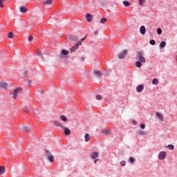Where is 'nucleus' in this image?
Instances as JSON below:
<instances>
[{
	"label": "nucleus",
	"mask_w": 177,
	"mask_h": 177,
	"mask_svg": "<svg viewBox=\"0 0 177 177\" xmlns=\"http://www.w3.org/2000/svg\"><path fill=\"white\" fill-rule=\"evenodd\" d=\"M75 41H78V38H75Z\"/></svg>",
	"instance_id": "de8ad7c7"
},
{
	"label": "nucleus",
	"mask_w": 177,
	"mask_h": 177,
	"mask_svg": "<svg viewBox=\"0 0 177 177\" xmlns=\"http://www.w3.org/2000/svg\"><path fill=\"white\" fill-rule=\"evenodd\" d=\"M157 32H158V35H161V34H162V30H161V28H158L157 29Z\"/></svg>",
	"instance_id": "c756f323"
},
{
	"label": "nucleus",
	"mask_w": 177,
	"mask_h": 177,
	"mask_svg": "<svg viewBox=\"0 0 177 177\" xmlns=\"http://www.w3.org/2000/svg\"><path fill=\"white\" fill-rule=\"evenodd\" d=\"M80 60H82V62H84V61H85V57H82L80 58Z\"/></svg>",
	"instance_id": "37998d69"
},
{
	"label": "nucleus",
	"mask_w": 177,
	"mask_h": 177,
	"mask_svg": "<svg viewBox=\"0 0 177 177\" xmlns=\"http://www.w3.org/2000/svg\"><path fill=\"white\" fill-rule=\"evenodd\" d=\"M143 89H145V86H143V84L139 85L136 88L137 92H142Z\"/></svg>",
	"instance_id": "ddd939ff"
},
{
	"label": "nucleus",
	"mask_w": 177,
	"mask_h": 177,
	"mask_svg": "<svg viewBox=\"0 0 177 177\" xmlns=\"http://www.w3.org/2000/svg\"><path fill=\"white\" fill-rule=\"evenodd\" d=\"M6 168L4 166L0 167V175H3V174H5Z\"/></svg>",
	"instance_id": "f3484780"
},
{
	"label": "nucleus",
	"mask_w": 177,
	"mask_h": 177,
	"mask_svg": "<svg viewBox=\"0 0 177 177\" xmlns=\"http://www.w3.org/2000/svg\"><path fill=\"white\" fill-rule=\"evenodd\" d=\"M153 85H158V79H153L152 81Z\"/></svg>",
	"instance_id": "cd10ccee"
},
{
	"label": "nucleus",
	"mask_w": 177,
	"mask_h": 177,
	"mask_svg": "<svg viewBox=\"0 0 177 177\" xmlns=\"http://www.w3.org/2000/svg\"><path fill=\"white\" fill-rule=\"evenodd\" d=\"M52 2H53V0H45L44 1V3L46 5H50L52 3Z\"/></svg>",
	"instance_id": "393cba45"
},
{
	"label": "nucleus",
	"mask_w": 177,
	"mask_h": 177,
	"mask_svg": "<svg viewBox=\"0 0 177 177\" xmlns=\"http://www.w3.org/2000/svg\"><path fill=\"white\" fill-rule=\"evenodd\" d=\"M120 164L123 167H125V165H127V162L125 160H122V161L120 162Z\"/></svg>",
	"instance_id": "f704fd0d"
},
{
	"label": "nucleus",
	"mask_w": 177,
	"mask_h": 177,
	"mask_svg": "<svg viewBox=\"0 0 177 177\" xmlns=\"http://www.w3.org/2000/svg\"><path fill=\"white\" fill-rule=\"evenodd\" d=\"M62 129H63L65 135L68 136L70 133H71V131L70 129L66 127L65 126H62Z\"/></svg>",
	"instance_id": "0eeeda50"
},
{
	"label": "nucleus",
	"mask_w": 177,
	"mask_h": 177,
	"mask_svg": "<svg viewBox=\"0 0 177 177\" xmlns=\"http://www.w3.org/2000/svg\"><path fill=\"white\" fill-rule=\"evenodd\" d=\"M128 55V50H124L123 52L119 54V59H124Z\"/></svg>",
	"instance_id": "6e6552de"
},
{
	"label": "nucleus",
	"mask_w": 177,
	"mask_h": 177,
	"mask_svg": "<svg viewBox=\"0 0 177 177\" xmlns=\"http://www.w3.org/2000/svg\"><path fill=\"white\" fill-rule=\"evenodd\" d=\"M166 46H167V43L165 41H162L160 44V48H165Z\"/></svg>",
	"instance_id": "4be33fe9"
},
{
	"label": "nucleus",
	"mask_w": 177,
	"mask_h": 177,
	"mask_svg": "<svg viewBox=\"0 0 177 177\" xmlns=\"http://www.w3.org/2000/svg\"><path fill=\"white\" fill-rule=\"evenodd\" d=\"M22 91L23 88H21V87L15 88L12 93L13 99H17V95H19V93H20Z\"/></svg>",
	"instance_id": "f03ea898"
},
{
	"label": "nucleus",
	"mask_w": 177,
	"mask_h": 177,
	"mask_svg": "<svg viewBox=\"0 0 177 177\" xmlns=\"http://www.w3.org/2000/svg\"><path fill=\"white\" fill-rule=\"evenodd\" d=\"M97 161H99V159H96L94 160V163L96 164V162H97Z\"/></svg>",
	"instance_id": "a18cd8bd"
},
{
	"label": "nucleus",
	"mask_w": 177,
	"mask_h": 177,
	"mask_svg": "<svg viewBox=\"0 0 177 177\" xmlns=\"http://www.w3.org/2000/svg\"><path fill=\"white\" fill-rule=\"evenodd\" d=\"M3 3L2 2V0H0V8H3Z\"/></svg>",
	"instance_id": "58836bf2"
},
{
	"label": "nucleus",
	"mask_w": 177,
	"mask_h": 177,
	"mask_svg": "<svg viewBox=\"0 0 177 177\" xmlns=\"http://www.w3.org/2000/svg\"><path fill=\"white\" fill-rule=\"evenodd\" d=\"M46 153L48 160H50V162H53L55 161V156H52L49 151H46Z\"/></svg>",
	"instance_id": "20e7f679"
},
{
	"label": "nucleus",
	"mask_w": 177,
	"mask_h": 177,
	"mask_svg": "<svg viewBox=\"0 0 177 177\" xmlns=\"http://www.w3.org/2000/svg\"><path fill=\"white\" fill-rule=\"evenodd\" d=\"M156 116L160 121H164V115L160 112L156 113Z\"/></svg>",
	"instance_id": "9b49d317"
},
{
	"label": "nucleus",
	"mask_w": 177,
	"mask_h": 177,
	"mask_svg": "<svg viewBox=\"0 0 177 177\" xmlns=\"http://www.w3.org/2000/svg\"><path fill=\"white\" fill-rule=\"evenodd\" d=\"M85 142H89L91 140V135L89 133H86L84 136Z\"/></svg>",
	"instance_id": "dca6fc26"
},
{
	"label": "nucleus",
	"mask_w": 177,
	"mask_h": 177,
	"mask_svg": "<svg viewBox=\"0 0 177 177\" xmlns=\"http://www.w3.org/2000/svg\"><path fill=\"white\" fill-rule=\"evenodd\" d=\"M85 40V37L82 38L79 42H80V45H81V42H84V41Z\"/></svg>",
	"instance_id": "a19ab883"
},
{
	"label": "nucleus",
	"mask_w": 177,
	"mask_h": 177,
	"mask_svg": "<svg viewBox=\"0 0 177 177\" xmlns=\"http://www.w3.org/2000/svg\"><path fill=\"white\" fill-rule=\"evenodd\" d=\"M123 5H124V6L129 7V6H131V3H129V1L125 0L123 1Z\"/></svg>",
	"instance_id": "6ab92c4d"
},
{
	"label": "nucleus",
	"mask_w": 177,
	"mask_h": 177,
	"mask_svg": "<svg viewBox=\"0 0 177 177\" xmlns=\"http://www.w3.org/2000/svg\"><path fill=\"white\" fill-rule=\"evenodd\" d=\"M142 63H146V58L143 56L142 52L138 53V61L136 62V67H142Z\"/></svg>",
	"instance_id": "f257e3e1"
},
{
	"label": "nucleus",
	"mask_w": 177,
	"mask_h": 177,
	"mask_svg": "<svg viewBox=\"0 0 177 177\" xmlns=\"http://www.w3.org/2000/svg\"><path fill=\"white\" fill-rule=\"evenodd\" d=\"M140 128L141 129H145V128H146V125L144 123H142L140 124Z\"/></svg>",
	"instance_id": "c9c22d12"
},
{
	"label": "nucleus",
	"mask_w": 177,
	"mask_h": 177,
	"mask_svg": "<svg viewBox=\"0 0 177 177\" xmlns=\"http://www.w3.org/2000/svg\"><path fill=\"white\" fill-rule=\"evenodd\" d=\"M102 133L104 135H110V131H109V130L103 129L102 130Z\"/></svg>",
	"instance_id": "b1692460"
},
{
	"label": "nucleus",
	"mask_w": 177,
	"mask_h": 177,
	"mask_svg": "<svg viewBox=\"0 0 177 177\" xmlns=\"http://www.w3.org/2000/svg\"><path fill=\"white\" fill-rule=\"evenodd\" d=\"M21 129L23 131H26L28 132V131H30V127H28V126H23L21 127Z\"/></svg>",
	"instance_id": "aec40b11"
},
{
	"label": "nucleus",
	"mask_w": 177,
	"mask_h": 177,
	"mask_svg": "<svg viewBox=\"0 0 177 177\" xmlns=\"http://www.w3.org/2000/svg\"><path fill=\"white\" fill-rule=\"evenodd\" d=\"M61 120H62V121H64L65 122H67V121H68V119H67V118L64 115H61Z\"/></svg>",
	"instance_id": "5701e85b"
},
{
	"label": "nucleus",
	"mask_w": 177,
	"mask_h": 177,
	"mask_svg": "<svg viewBox=\"0 0 177 177\" xmlns=\"http://www.w3.org/2000/svg\"><path fill=\"white\" fill-rule=\"evenodd\" d=\"M95 99H96L97 100H102V95H97L95 96Z\"/></svg>",
	"instance_id": "2f4dec72"
},
{
	"label": "nucleus",
	"mask_w": 177,
	"mask_h": 177,
	"mask_svg": "<svg viewBox=\"0 0 177 177\" xmlns=\"http://www.w3.org/2000/svg\"><path fill=\"white\" fill-rule=\"evenodd\" d=\"M167 147L169 150H174V149H175V147L172 145H169L167 146Z\"/></svg>",
	"instance_id": "c85d7f7f"
},
{
	"label": "nucleus",
	"mask_w": 177,
	"mask_h": 177,
	"mask_svg": "<svg viewBox=\"0 0 177 177\" xmlns=\"http://www.w3.org/2000/svg\"><path fill=\"white\" fill-rule=\"evenodd\" d=\"M94 34H95V35H97V34H99V31L95 30V31L94 32Z\"/></svg>",
	"instance_id": "c03bdc74"
},
{
	"label": "nucleus",
	"mask_w": 177,
	"mask_h": 177,
	"mask_svg": "<svg viewBox=\"0 0 177 177\" xmlns=\"http://www.w3.org/2000/svg\"><path fill=\"white\" fill-rule=\"evenodd\" d=\"M0 88H2L3 89H8V88H9V84H8L6 82H1Z\"/></svg>",
	"instance_id": "1a4fd4ad"
},
{
	"label": "nucleus",
	"mask_w": 177,
	"mask_h": 177,
	"mask_svg": "<svg viewBox=\"0 0 177 177\" xmlns=\"http://www.w3.org/2000/svg\"><path fill=\"white\" fill-rule=\"evenodd\" d=\"M97 157H99V152L97 151L93 152V153L91 154V158L93 160H95V158H97Z\"/></svg>",
	"instance_id": "f8f14e48"
},
{
	"label": "nucleus",
	"mask_w": 177,
	"mask_h": 177,
	"mask_svg": "<svg viewBox=\"0 0 177 177\" xmlns=\"http://www.w3.org/2000/svg\"><path fill=\"white\" fill-rule=\"evenodd\" d=\"M70 53V51L67 50H62L61 53L59 54V57L61 59H63L64 57H67V56H68Z\"/></svg>",
	"instance_id": "7ed1b4c3"
},
{
	"label": "nucleus",
	"mask_w": 177,
	"mask_h": 177,
	"mask_svg": "<svg viewBox=\"0 0 177 177\" xmlns=\"http://www.w3.org/2000/svg\"><path fill=\"white\" fill-rule=\"evenodd\" d=\"M86 19L87 21H89V22L92 21V19H93L92 15L87 14L86 15Z\"/></svg>",
	"instance_id": "2eb2a0df"
},
{
	"label": "nucleus",
	"mask_w": 177,
	"mask_h": 177,
	"mask_svg": "<svg viewBox=\"0 0 177 177\" xmlns=\"http://www.w3.org/2000/svg\"><path fill=\"white\" fill-rule=\"evenodd\" d=\"M106 21H107V19L105 17H102L100 20V23L101 24H104V23H106Z\"/></svg>",
	"instance_id": "a878e982"
},
{
	"label": "nucleus",
	"mask_w": 177,
	"mask_h": 177,
	"mask_svg": "<svg viewBox=\"0 0 177 177\" xmlns=\"http://www.w3.org/2000/svg\"><path fill=\"white\" fill-rule=\"evenodd\" d=\"M55 125H56V127H61V128H62V126H63L62 124H60L57 122H55Z\"/></svg>",
	"instance_id": "e433bc0d"
},
{
	"label": "nucleus",
	"mask_w": 177,
	"mask_h": 177,
	"mask_svg": "<svg viewBox=\"0 0 177 177\" xmlns=\"http://www.w3.org/2000/svg\"><path fill=\"white\" fill-rule=\"evenodd\" d=\"M140 32L142 35H145V34H146V27H145V26H140Z\"/></svg>",
	"instance_id": "9d476101"
},
{
	"label": "nucleus",
	"mask_w": 177,
	"mask_h": 177,
	"mask_svg": "<svg viewBox=\"0 0 177 177\" xmlns=\"http://www.w3.org/2000/svg\"><path fill=\"white\" fill-rule=\"evenodd\" d=\"M94 73L97 77H100V75H102V73L99 71H95Z\"/></svg>",
	"instance_id": "bb28decb"
},
{
	"label": "nucleus",
	"mask_w": 177,
	"mask_h": 177,
	"mask_svg": "<svg viewBox=\"0 0 177 177\" xmlns=\"http://www.w3.org/2000/svg\"><path fill=\"white\" fill-rule=\"evenodd\" d=\"M150 45H156V40L152 39L149 41Z\"/></svg>",
	"instance_id": "72a5a7b5"
},
{
	"label": "nucleus",
	"mask_w": 177,
	"mask_h": 177,
	"mask_svg": "<svg viewBox=\"0 0 177 177\" xmlns=\"http://www.w3.org/2000/svg\"><path fill=\"white\" fill-rule=\"evenodd\" d=\"M139 3L140 6H145V4L146 3V0H139Z\"/></svg>",
	"instance_id": "412c9836"
},
{
	"label": "nucleus",
	"mask_w": 177,
	"mask_h": 177,
	"mask_svg": "<svg viewBox=\"0 0 177 177\" xmlns=\"http://www.w3.org/2000/svg\"><path fill=\"white\" fill-rule=\"evenodd\" d=\"M167 158V153L165 151H161L158 155L159 160H165Z\"/></svg>",
	"instance_id": "423d86ee"
},
{
	"label": "nucleus",
	"mask_w": 177,
	"mask_h": 177,
	"mask_svg": "<svg viewBox=\"0 0 177 177\" xmlns=\"http://www.w3.org/2000/svg\"><path fill=\"white\" fill-rule=\"evenodd\" d=\"M3 1V0H1V1Z\"/></svg>",
	"instance_id": "09e8293b"
},
{
	"label": "nucleus",
	"mask_w": 177,
	"mask_h": 177,
	"mask_svg": "<svg viewBox=\"0 0 177 177\" xmlns=\"http://www.w3.org/2000/svg\"><path fill=\"white\" fill-rule=\"evenodd\" d=\"M32 39H33L32 36L30 35L28 37V42H31V41H32Z\"/></svg>",
	"instance_id": "4c0bfd02"
},
{
	"label": "nucleus",
	"mask_w": 177,
	"mask_h": 177,
	"mask_svg": "<svg viewBox=\"0 0 177 177\" xmlns=\"http://www.w3.org/2000/svg\"><path fill=\"white\" fill-rule=\"evenodd\" d=\"M8 38H10V39H12V38H15V33H13L12 32H10L8 33Z\"/></svg>",
	"instance_id": "a211bd4d"
},
{
	"label": "nucleus",
	"mask_w": 177,
	"mask_h": 177,
	"mask_svg": "<svg viewBox=\"0 0 177 177\" xmlns=\"http://www.w3.org/2000/svg\"><path fill=\"white\" fill-rule=\"evenodd\" d=\"M132 124L133 125H138V122L136 121H135V120H133L132 121Z\"/></svg>",
	"instance_id": "ea45409f"
},
{
	"label": "nucleus",
	"mask_w": 177,
	"mask_h": 177,
	"mask_svg": "<svg viewBox=\"0 0 177 177\" xmlns=\"http://www.w3.org/2000/svg\"><path fill=\"white\" fill-rule=\"evenodd\" d=\"M137 133L138 135H146V133H145V131H142V130H140L137 132Z\"/></svg>",
	"instance_id": "7c9ffc66"
},
{
	"label": "nucleus",
	"mask_w": 177,
	"mask_h": 177,
	"mask_svg": "<svg viewBox=\"0 0 177 177\" xmlns=\"http://www.w3.org/2000/svg\"><path fill=\"white\" fill-rule=\"evenodd\" d=\"M37 55L39 56H42V53L41 51H37Z\"/></svg>",
	"instance_id": "79ce46f5"
},
{
	"label": "nucleus",
	"mask_w": 177,
	"mask_h": 177,
	"mask_svg": "<svg viewBox=\"0 0 177 177\" xmlns=\"http://www.w3.org/2000/svg\"><path fill=\"white\" fill-rule=\"evenodd\" d=\"M19 10L21 13H26L28 9L26 6H21Z\"/></svg>",
	"instance_id": "4468645a"
},
{
	"label": "nucleus",
	"mask_w": 177,
	"mask_h": 177,
	"mask_svg": "<svg viewBox=\"0 0 177 177\" xmlns=\"http://www.w3.org/2000/svg\"><path fill=\"white\" fill-rule=\"evenodd\" d=\"M129 161H130V162H131V164H133V162H135V158L131 157L129 158Z\"/></svg>",
	"instance_id": "473e14b6"
},
{
	"label": "nucleus",
	"mask_w": 177,
	"mask_h": 177,
	"mask_svg": "<svg viewBox=\"0 0 177 177\" xmlns=\"http://www.w3.org/2000/svg\"><path fill=\"white\" fill-rule=\"evenodd\" d=\"M30 111V109H28V108H26V109H25V111Z\"/></svg>",
	"instance_id": "49530a36"
},
{
	"label": "nucleus",
	"mask_w": 177,
	"mask_h": 177,
	"mask_svg": "<svg viewBox=\"0 0 177 177\" xmlns=\"http://www.w3.org/2000/svg\"><path fill=\"white\" fill-rule=\"evenodd\" d=\"M81 45V41H78L75 45H74L71 49V53H73V52H75L77 49H78V46Z\"/></svg>",
	"instance_id": "39448f33"
}]
</instances>
